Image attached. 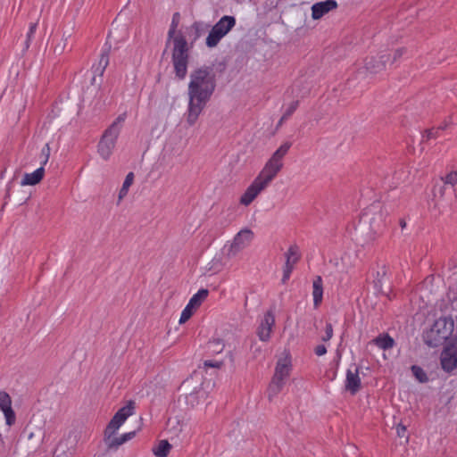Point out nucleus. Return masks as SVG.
Here are the masks:
<instances>
[{"label": "nucleus", "mask_w": 457, "mask_h": 457, "mask_svg": "<svg viewBox=\"0 0 457 457\" xmlns=\"http://www.w3.org/2000/svg\"><path fill=\"white\" fill-rule=\"evenodd\" d=\"M216 88V74L213 68L203 66L194 70L189 76L187 87L188 104L187 122L193 126L211 100Z\"/></svg>", "instance_id": "obj_1"}, {"label": "nucleus", "mask_w": 457, "mask_h": 457, "mask_svg": "<svg viewBox=\"0 0 457 457\" xmlns=\"http://www.w3.org/2000/svg\"><path fill=\"white\" fill-rule=\"evenodd\" d=\"M292 144L284 142L265 162L258 175L245 188L239 198V204L249 206L275 179L284 166V157L287 154Z\"/></svg>", "instance_id": "obj_2"}, {"label": "nucleus", "mask_w": 457, "mask_h": 457, "mask_svg": "<svg viewBox=\"0 0 457 457\" xmlns=\"http://www.w3.org/2000/svg\"><path fill=\"white\" fill-rule=\"evenodd\" d=\"M454 320L450 316H443L435 320L433 325L424 331L423 340L431 347H437L445 344L453 335Z\"/></svg>", "instance_id": "obj_3"}, {"label": "nucleus", "mask_w": 457, "mask_h": 457, "mask_svg": "<svg viewBox=\"0 0 457 457\" xmlns=\"http://www.w3.org/2000/svg\"><path fill=\"white\" fill-rule=\"evenodd\" d=\"M126 118L125 112L120 114L104 131L97 144V153L103 160L107 161L111 158Z\"/></svg>", "instance_id": "obj_4"}, {"label": "nucleus", "mask_w": 457, "mask_h": 457, "mask_svg": "<svg viewBox=\"0 0 457 457\" xmlns=\"http://www.w3.org/2000/svg\"><path fill=\"white\" fill-rule=\"evenodd\" d=\"M170 42L172 44V63L176 76L183 79L187 72L189 57L187 42L182 33L177 34Z\"/></svg>", "instance_id": "obj_5"}, {"label": "nucleus", "mask_w": 457, "mask_h": 457, "mask_svg": "<svg viewBox=\"0 0 457 457\" xmlns=\"http://www.w3.org/2000/svg\"><path fill=\"white\" fill-rule=\"evenodd\" d=\"M235 25L236 19L233 16H223L209 32L206 37V46L211 48L215 47Z\"/></svg>", "instance_id": "obj_6"}, {"label": "nucleus", "mask_w": 457, "mask_h": 457, "mask_svg": "<svg viewBox=\"0 0 457 457\" xmlns=\"http://www.w3.org/2000/svg\"><path fill=\"white\" fill-rule=\"evenodd\" d=\"M134 410L135 403L133 401H129L125 406L118 410L104 431L105 440H110V437L115 435L126 420L134 414Z\"/></svg>", "instance_id": "obj_7"}, {"label": "nucleus", "mask_w": 457, "mask_h": 457, "mask_svg": "<svg viewBox=\"0 0 457 457\" xmlns=\"http://www.w3.org/2000/svg\"><path fill=\"white\" fill-rule=\"evenodd\" d=\"M253 237L254 234L250 228H243L238 231L228 245V254L236 255L246 248L253 241Z\"/></svg>", "instance_id": "obj_8"}, {"label": "nucleus", "mask_w": 457, "mask_h": 457, "mask_svg": "<svg viewBox=\"0 0 457 457\" xmlns=\"http://www.w3.org/2000/svg\"><path fill=\"white\" fill-rule=\"evenodd\" d=\"M442 369L447 372L457 367V344H448L441 353Z\"/></svg>", "instance_id": "obj_9"}, {"label": "nucleus", "mask_w": 457, "mask_h": 457, "mask_svg": "<svg viewBox=\"0 0 457 457\" xmlns=\"http://www.w3.org/2000/svg\"><path fill=\"white\" fill-rule=\"evenodd\" d=\"M359 373L360 370L356 365H353L346 370L345 389L352 395L357 394L361 387V380Z\"/></svg>", "instance_id": "obj_10"}, {"label": "nucleus", "mask_w": 457, "mask_h": 457, "mask_svg": "<svg viewBox=\"0 0 457 457\" xmlns=\"http://www.w3.org/2000/svg\"><path fill=\"white\" fill-rule=\"evenodd\" d=\"M292 370L291 357L286 354L280 357L276 364L273 378L286 384Z\"/></svg>", "instance_id": "obj_11"}, {"label": "nucleus", "mask_w": 457, "mask_h": 457, "mask_svg": "<svg viewBox=\"0 0 457 457\" xmlns=\"http://www.w3.org/2000/svg\"><path fill=\"white\" fill-rule=\"evenodd\" d=\"M0 411L4 416L5 424L12 426L16 421V415L12 407V398L5 391H0Z\"/></svg>", "instance_id": "obj_12"}, {"label": "nucleus", "mask_w": 457, "mask_h": 457, "mask_svg": "<svg viewBox=\"0 0 457 457\" xmlns=\"http://www.w3.org/2000/svg\"><path fill=\"white\" fill-rule=\"evenodd\" d=\"M274 325L275 316L272 312L269 311L264 314L257 329V336L261 341L266 342L270 339Z\"/></svg>", "instance_id": "obj_13"}, {"label": "nucleus", "mask_w": 457, "mask_h": 457, "mask_svg": "<svg viewBox=\"0 0 457 457\" xmlns=\"http://www.w3.org/2000/svg\"><path fill=\"white\" fill-rule=\"evenodd\" d=\"M337 7V3L335 0L316 3L312 6V17L313 20H319Z\"/></svg>", "instance_id": "obj_14"}, {"label": "nucleus", "mask_w": 457, "mask_h": 457, "mask_svg": "<svg viewBox=\"0 0 457 457\" xmlns=\"http://www.w3.org/2000/svg\"><path fill=\"white\" fill-rule=\"evenodd\" d=\"M364 68L370 74H378L385 71L383 61H379L378 55L368 56L364 60Z\"/></svg>", "instance_id": "obj_15"}, {"label": "nucleus", "mask_w": 457, "mask_h": 457, "mask_svg": "<svg viewBox=\"0 0 457 457\" xmlns=\"http://www.w3.org/2000/svg\"><path fill=\"white\" fill-rule=\"evenodd\" d=\"M45 176V168L39 167L31 173H25L21 185V186H35L38 184Z\"/></svg>", "instance_id": "obj_16"}, {"label": "nucleus", "mask_w": 457, "mask_h": 457, "mask_svg": "<svg viewBox=\"0 0 457 457\" xmlns=\"http://www.w3.org/2000/svg\"><path fill=\"white\" fill-rule=\"evenodd\" d=\"M312 297L314 308H318L323 299V280L320 276H317L312 282Z\"/></svg>", "instance_id": "obj_17"}, {"label": "nucleus", "mask_w": 457, "mask_h": 457, "mask_svg": "<svg viewBox=\"0 0 457 457\" xmlns=\"http://www.w3.org/2000/svg\"><path fill=\"white\" fill-rule=\"evenodd\" d=\"M373 344L376 345L379 349L388 350L395 346L394 338L388 334H381L373 339Z\"/></svg>", "instance_id": "obj_18"}, {"label": "nucleus", "mask_w": 457, "mask_h": 457, "mask_svg": "<svg viewBox=\"0 0 457 457\" xmlns=\"http://www.w3.org/2000/svg\"><path fill=\"white\" fill-rule=\"evenodd\" d=\"M136 435L135 431L122 434L120 436L110 437V440H106L109 448H117L124 443L131 440Z\"/></svg>", "instance_id": "obj_19"}, {"label": "nucleus", "mask_w": 457, "mask_h": 457, "mask_svg": "<svg viewBox=\"0 0 457 457\" xmlns=\"http://www.w3.org/2000/svg\"><path fill=\"white\" fill-rule=\"evenodd\" d=\"M284 386L285 384L283 382L276 380L272 378L267 388V397L269 401H273V399L276 398L282 391Z\"/></svg>", "instance_id": "obj_20"}, {"label": "nucleus", "mask_w": 457, "mask_h": 457, "mask_svg": "<svg viewBox=\"0 0 457 457\" xmlns=\"http://www.w3.org/2000/svg\"><path fill=\"white\" fill-rule=\"evenodd\" d=\"M209 295V291L207 289L202 288L197 291L189 300L187 305L192 307L194 310H196L202 303L207 298Z\"/></svg>", "instance_id": "obj_21"}, {"label": "nucleus", "mask_w": 457, "mask_h": 457, "mask_svg": "<svg viewBox=\"0 0 457 457\" xmlns=\"http://www.w3.org/2000/svg\"><path fill=\"white\" fill-rule=\"evenodd\" d=\"M300 256H301V254H300L298 246L291 245L288 248L287 252L286 253V263L285 264L295 267V265L299 261Z\"/></svg>", "instance_id": "obj_22"}, {"label": "nucleus", "mask_w": 457, "mask_h": 457, "mask_svg": "<svg viewBox=\"0 0 457 457\" xmlns=\"http://www.w3.org/2000/svg\"><path fill=\"white\" fill-rule=\"evenodd\" d=\"M225 347L224 341L220 338H212L208 342L207 351L210 354L220 353Z\"/></svg>", "instance_id": "obj_23"}, {"label": "nucleus", "mask_w": 457, "mask_h": 457, "mask_svg": "<svg viewBox=\"0 0 457 457\" xmlns=\"http://www.w3.org/2000/svg\"><path fill=\"white\" fill-rule=\"evenodd\" d=\"M171 449L170 444L167 440H162L153 449L154 454L157 457H167Z\"/></svg>", "instance_id": "obj_24"}, {"label": "nucleus", "mask_w": 457, "mask_h": 457, "mask_svg": "<svg viewBox=\"0 0 457 457\" xmlns=\"http://www.w3.org/2000/svg\"><path fill=\"white\" fill-rule=\"evenodd\" d=\"M134 181L133 172L127 174L118 195V204L128 195L129 189Z\"/></svg>", "instance_id": "obj_25"}, {"label": "nucleus", "mask_w": 457, "mask_h": 457, "mask_svg": "<svg viewBox=\"0 0 457 457\" xmlns=\"http://www.w3.org/2000/svg\"><path fill=\"white\" fill-rule=\"evenodd\" d=\"M109 64V55L107 53H102L98 63L94 65V73L99 76H102L106 67Z\"/></svg>", "instance_id": "obj_26"}, {"label": "nucleus", "mask_w": 457, "mask_h": 457, "mask_svg": "<svg viewBox=\"0 0 457 457\" xmlns=\"http://www.w3.org/2000/svg\"><path fill=\"white\" fill-rule=\"evenodd\" d=\"M411 370L413 376L420 383H427L428 381V377L426 371L421 367L412 365Z\"/></svg>", "instance_id": "obj_27"}, {"label": "nucleus", "mask_w": 457, "mask_h": 457, "mask_svg": "<svg viewBox=\"0 0 457 457\" xmlns=\"http://www.w3.org/2000/svg\"><path fill=\"white\" fill-rule=\"evenodd\" d=\"M299 105V102L298 101H293L292 103H290L288 104V106L286 108L282 117H281V120H280V123L288 119L295 112V110L297 109Z\"/></svg>", "instance_id": "obj_28"}, {"label": "nucleus", "mask_w": 457, "mask_h": 457, "mask_svg": "<svg viewBox=\"0 0 457 457\" xmlns=\"http://www.w3.org/2000/svg\"><path fill=\"white\" fill-rule=\"evenodd\" d=\"M445 126L428 129L425 131L423 137H426L427 139L437 138L440 137L441 131L445 129Z\"/></svg>", "instance_id": "obj_29"}, {"label": "nucleus", "mask_w": 457, "mask_h": 457, "mask_svg": "<svg viewBox=\"0 0 457 457\" xmlns=\"http://www.w3.org/2000/svg\"><path fill=\"white\" fill-rule=\"evenodd\" d=\"M194 311L195 310L192 307L187 304L186 307L181 312L180 318L179 320V324L187 322L192 317Z\"/></svg>", "instance_id": "obj_30"}, {"label": "nucleus", "mask_w": 457, "mask_h": 457, "mask_svg": "<svg viewBox=\"0 0 457 457\" xmlns=\"http://www.w3.org/2000/svg\"><path fill=\"white\" fill-rule=\"evenodd\" d=\"M389 52L392 54L391 64H394L398 60H400L403 57V55L406 53V48L401 47V48H397L395 50L389 51Z\"/></svg>", "instance_id": "obj_31"}, {"label": "nucleus", "mask_w": 457, "mask_h": 457, "mask_svg": "<svg viewBox=\"0 0 457 457\" xmlns=\"http://www.w3.org/2000/svg\"><path fill=\"white\" fill-rule=\"evenodd\" d=\"M378 60L383 61V64L385 65V70L386 69V66L392 65L391 64V55L392 54L388 51H382L378 53Z\"/></svg>", "instance_id": "obj_32"}, {"label": "nucleus", "mask_w": 457, "mask_h": 457, "mask_svg": "<svg viewBox=\"0 0 457 457\" xmlns=\"http://www.w3.org/2000/svg\"><path fill=\"white\" fill-rule=\"evenodd\" d=\"M445 184L455 187L457 185V170L448 173L444 179Z\"/></svg>", "instance_id": "obj_33"}, {"label": "nucleus", "mask_w": 457, "mask_h": 457, "mask_svg": "<svg viewBox=\"0 0 457 457\" xmlns=\"http://www.w3.org/2000/svg\"><path fill=\"white\" fill-rule=\"evenodd\" d=\"M333 337V327L331 323H327L325 328V334L322 336L321 340L323 342L329 341Z\"/></svg>", "instance_id": "obj_34"}, {"label": "nucleus", "mask_w": 457, "mask_h": 457, "mask_svg": "<svg viewBox=\"0 0 457 457\" xmlns=\"http://www.w3.org/2000/svg\"><path fill=\"white\" fill-rule=\"evenodd\" d=\"M295 267H292L290 265L285 264L283 268V277H282V283L285 284L289 279L291 273L293 271Z\"/></svg>", "instance_id": "obj_35"}, {"label": "nucleus", "mask_w": 457, "mask_h": 457, "mask_svg": "<svg viewBox=\"0 0 457 457\" xmlns=\"http://www.w3.org/2000/svg\"><path fill=\"white\" fill-rule=\"evenodd\" d=\"M37 28V22L30 23L28 33H27V46H29V44L33 37L34 34L36 33Z\"/></svg>", "instance_id": "obj_36"}, {"label": "nucleus", "mask_w": 457, "mask_h": 457, "mask_svg": "<svg viewBox=\"0 0 457 457\" xmlns=\"http://www.w3.org/2000/svg\"><path fill=\"white\" fill-rule=\"evenodd\" d=\"M51 148L49 144H46L40 152V158H45V162H48L50 157Z\"/></svg>", "instance_id": "obj_37"}, {"label": "nucleus", "mask_w": 457, "mask_h": 457, "mask_svg": "<svg viewBox=\"0 0 457 457\" xmlns=\"http://www.w3.org/2000/svg\"><path fill=\"white\" fill-rule=\"evenodd\" d=\"M204 365L205 368L220 369L223 365V361L208 360V361H204Z\"/></svg>", "instance_id": "obj_38"}, {"label": "nucleus", "mask_w": 457, "mask_h": 457, "mask_svg": "<svg viewBox=\"0 0 457 457\" xmlns=\"http://www.w3.org/2000/svg\"><path fill=\"white\" fill-rule=\"evenodd\" d=\"M176 29H177V23L175 21V19L173 18V21H172V23H171V26L169 29V33H168V37H169V41L172 40L173 37L179 34V32H177L176 31Z\"/></svg>", "instance_id": "obj_39"}, {"label": "nucleus", "mask_w": 457, "mask_h": 457, "mask_svg": "<svg viewBox=\"0 0 457 457\" xmlns=\"http://www.w3.org/2000/svg\"><path fill=\"white\" fill-rule=\"evenodd\" d=\"M314 353L317 356H323L327 353V347L324 345H318L314 348Z\"/></svg>", "instance_id": "obj_40"}, {"label": "nucleus", "mask_w": 457, "mask_h": 457, "mask_svg": "<svg viewBox=\"0 0 457 457\" xmlns=\"http://www.w3.org/2000/svg\"><path fill=\"white\" fill-rule=\"evenodd\" d=\"M396 432H397L398 436H400V437L404 436L405 433H406V427L402 424H399L396 427Z\"/></svg>", "instance_id": "obj_41"}, {"label": "nucleus", "mask_w": 457, "mask_h": 457, "mask_svg": "<svg viewBox=\"0 0 457 457\" xmlns=\"http://www.w3.org/2000/svg\"><path fill=\"white\" fill-rule=\"evenodd\" d=\"M378 216H379V219H380V223L378 224V228H380L382 227H385L386 226V214L380 211L379 213H378Z\"/></svg>", "instance_id": "obj_42"}, {"label": "nucleus", "mask_w": 457, "mask_h": 457, "mask_svg": "<svg viewBox=\"0 0 457 457\" xmlns=\"http://www.w3.org/2000/svg\"><path fill=\"white\" fill-rule=\"evenodd\" d=\"M345 454H347L348 452H353L354 454V457H357V454L355 453L356 448L353 445H348L345 448Z\"/></svg>", "instance_id": "obj_43"}, {"label": "nucleus", "mask_w": 457, "mask_h": 457, "mask_svg": "<svg viewBox=\"0 0 457 457\" xmlns=\"http://www.w3.org/2000/svg\"><path fill=\"white\" fill-rule=\"evenodd\" d=\"M201 27V24L198 23V22H195L193 25H192V29H194L195 31H198L199 29Z\"/></svg>", "instance_id": "obj_44"}, {"label": "nucleus", "mask_w": 457, "mask_h": 457, "mask_svg": "<svg viewBox=\"0 0 457 457\" xmlns=\"http://www.w3.org/2000/svg\"><path fill=\"white\" fill-rule=\"evenodd\" d=\"M41 166L40 167H44L45 168V165L47 163V162H45V158H41Z\"/></svg>", "instance_id": "obj_45"}, {"label": "nucleus", "mask_w": 457, "mask_h": 457, "mask_svg": "<svg viewBox=\"0 0 457 457\" xmlns=\"http://www.w3.org/2000/svg\"><path fill=\"white\" fill-rule=\"evenodd\" d=\"M400 225H401V227L403 228H405L406 223H405V221H404V220H401Z\"/></svg>", "instance_id": "obj_46"}, {"label": "nucleus", "mask_w": 457, "mask_h": 457, "mask_svg": "<svg viewBox=\"0 0 457 457\" xmlns=\"http://www.w3.org/2000/svg\"><path fill=\"white\" fill-rule=\"evenodd\" d=\"M440 193L443 194V187H440Z\"/></svg>", "instance_id": "obj_47"}, {"label": "nucleus", "mask_w": 457, "mask_h": 457, "mask_svg": "<svg viewBox=\"0 0 457 457\" xmlns=\"http://www.w3.org/2000/svg\"><path fill=\"white\" fill-rule=\"evenodd\" d=\"M375 220H376L375 218H372V221H371L372 224L375 222Z\"/></svg>", "instance_id": "obj_48"}]
</instances>
